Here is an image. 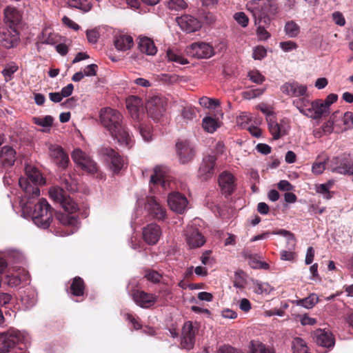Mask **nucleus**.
<instances>
[{
  "label": "nucleus",
  "instance_id": "a211bd4d",
  "mask_svg": "<svg viewBox=\"0 0 353 353\" xmlns=\"http://www.w3.org/2000/svg\"><path fill=\"white\" fill-rule=\"evenodd\" d=\"M219 185L223 194L230 195L235 190L236 179L232 173L224 171L219 176Z\"/></svg>",
  "mask_w": 353,
  "mask_h": 353
},
{
  "label": "nucleus",
  "instance_id": "2f4dec72",
  "mask_svg": "<svg viewBox=\"0 0 353 353\" xmlns=\"http://www.w3.org/2000/svg\"><path fill=\"white\" fill-rule=\"evenodd\" d=\"M165 168L156 166L154 169V174L150 177V183L154 185L160 184L163 188H166L167 181L165 180Z\"/></svg>",
  "mask_w": 353,
  "mask_h": 353
},
{
  "label": "nucleus",
  "instance_id": "e2e57ef3",
  "mask_svg": "<svg viewBox=\"0 0 353 353\" xmlns=\"http://www.w3.org/2000/svg\"><path fill=\"white\" fill-rule=\"evenodd\" d=\"M280 47L284 52H290L297 48V44L292 41H283L280 43Z\"/></svg>",
  "mask_w": 353,
  "mask_h": 353
},
{
  "label": "nucleus",
  "instance_id": "72a5a7b5",
  "mask_svg": "<svg viewBox=\"0 0 353 353\" xmlns=\"http://www.w3.org/2000/svg\"><path fill=\"white\" fill-rule=\"evenodd\" d=\"M319 301V296L317 294L312 293L310 294L307 297L304 299H299L296 301V303L299 306H302L306 309L312 308Z\"/></svg>",
  "mask_w": 353,
  "mask_h": 353
},
{
  "label": "nucleus",
  "instance_id": "4468645a",
  "mask_svg": "<svg viewBox=\"0 0 353 353\" xmlns=\"http://www.w3.org/2000/svg\"><path fill=\"white\" fill-rule=\"evenodd\" d=\"M281 90L290 97L303 98L307 96V87L296 81L288 82L281 87Z\"/></svg>",
  "mask_w": 353,
  "mask_h": 353
},
{
  "label": "nucleus",
  "instance_id": "bf43d9fd",
  "mask_svg": "<svg viewBox=\"0 0 353 353\" xmlns=\"http://www.w3.org/2000/svg\"><path fill=\"white\" fill-rule=\"evenodd\" d=\"M145 277L151 282L158 283L160 281L161 275L157 271L148 270L146 272Z\"/></svg>",
  "mask_w": 353,
  "mask_h": 353
},
{
  "label": "nucleus",
  "instance_id": "b1692460",
  "mask_svg": "<svg viewBox=\"0 0 353 353\" xmlns=\"http://www.w3.org/2000/svg\"><path fill=\"white\" fill-rule=\"evenodd\" d=\"M176 154L180 163H187L190 162L194 156L193 148L186 141H179L176 144Z\"/></svg>",
  "mask_w": 353,
  "mask_h": 353
},
{
  "label": "nucleus",
  "instance_id": "338daca9",
  "mask_svg": "<svg viewBox=\"0 0 353 353\" xmlns=\"http://www.w3.org/2000/svg\"><path fill=\"white\" fill-rule=\"evenodd\" d=\"M7 283L11 287H16L20 285L21 279L19 277L18 274L7 275Z\"/></svg>",
  "mask_w": 353,
  "mask_h": 353
},
{
  "label": "nucleus",
  "instance_id": "2eb2a0df",
  "mask_svg": "<svg viewBox=\"0 0 353 353\" xmlns=\"http://www.w3.org/2000/svg\"><path fill=\"white\" fill-rule=\"evenodd\" d=\"M145 208L149 214L156 219L163 220L165 217L166 212L165 208L152 196L147 197Z\"/></svg>",
  "mask_w": 353,
  "mask_h": 353
},
{
  "label": "nucleus",
  "instance_id": "423d86ee",
  "mask_svg": "<svg viewBox=\"0 0 353 353\" xmlns=\"http://www.w3.org/2000/svg\"><path fill=\"white\" fill-rule=\"evenodd\" d=\"M327 168L332 172L353 175V159L346 154L334 157L328 161Z\"/></svg>",
  "mask_w": 353,
  "mask_h": 353
},
{
  "label": "nucleus",
  "instance_id": "7c9ffc66",
  "mask_svg": "<svg viewBox=\"0 0 353 353\" xmlns=\"http://www.w3.org/2000/svg\"><path fill=\"white\" fill-rule=\"evenodd\" d=\"M114 43L118 50L126 51L133 46L134 41L130 35L120 34L115 37Z\"/></svg>",
  "mask_w": 353,
  "mask_h": 353
},
{
  "label": "nucleus",
  "instance_id": "6e6d98bb",
  "mask_svg": "<svg viewBox=\"0 0 353 353\" xmlns=\"http://www.w3.org/2000/svg\"><path fill=\"white\" fill-rule=\"evenodd\" d=\"M140 134L145 141H150L152 139L151 128L149 125L141 124L139 127Z\"/></svg>",
  "mask_w": 353,
  "mask_h": 353
},
{
  "label": "nucleus",
  "instance_id": "79ce46f5",
  "mask_svg": "<svg viewBox=\"0 0 353 353\" xmlns=\"http://www.w3.org/2000/svg\"><path fill=\"white\" fill-rule=\"evenodd\" d=\"M168 61L174 62L181 65H185L188 63V60L185 59L181 54L173 50H168L166 53Z\"/></svg>",
  "mask_w": 353,
  "mask_h": 353
},
{
  "label": "nucleus",
  "instance_id": "6e6552de",
  "mask_svg": "<svg viewBox=\"0 0 353 353\" xmlns=\"http://www.w3.org/2000/svg\"><path fill=\"white\" fill-rule=\"evenodd\" d=\"M72 160L83 171L94 174L97 172L98 167L90 156L83 152L81 150L77 148L72 154Z\"/></svg>",
  "mask_w": 353,
  "mask_h": 353
},
{
  "label": "nucleus",
  "instance_id": "58836bf2",
  "mask_svg": "<svg viewBox=\"0 0 353 353\" xmlns=\"http://www.w3.org/2000/svg\"><path fill=\"white\" fill-rule=\"evenodd\" d=\"M18 65L14 62L6 64L1 72L5 81L8 82L12 80L13 79L14 74L18 70Z\"/></svg>",
  "mask_w": 353,
  "mask_h": 353
},
{
  "label": "nucleus",
  "instance_id": "f257e3e1",
  "mask_svg": "<svg viewBox=\"0 0 353 353\" xmlns=\"http://www.w3.org/2000/svg\"><path fill=\"white\" fill-rule=\"evenodd\" d=\"M123 116L117 110L104 108L100 111L102 125L123 148H130L134 144L132 137L123 123Z\"/></svg>",
  "mask_w": 353,
  "mask_h": 353
},
{
  "label": "nucleus",
  "instance_id": "473e14b6",
  "mask_svg": "<svg viewBox=\"0 0 353 353\" xmlns=\"http://www.w3.org/2000/svg\"><path fill=\"white\" fill-rule=\"evenodd\" d=\"M138 46L140 50L148 55H154L157 52L153 41L145 37L139 38Z\"/></svg>",
  "mask_w": 353,
  "mask_h": 353
},
{
  "label": "nucleus",
  "instance_id": "8fccbe9b",
  "mask_svg": "<svg viewBox=\"0 0 353 353\" xmlns=\"http://www.w3.org/2000/svg\"><path fill=\"white\" fill-rule=\"evenodd\" d=\"M166 3L170 10H179L187 7V3L184 0H166Z\"/></svg>",
  "mask_w": 353,
  "mask_h": 353
},
{
  "label": "nucleus",
  "instance_id": "5701e85b",
  "mask_svg": "<svg viewBox=\"0 0 353 353\" xmlns=\"http://www.w3.org/2000/svg\"><path fill=\"white\" fill-rule=\"evenodd\" d=\"M132 299L139 306L149 308L157 302V297L153 294L137 290L132 294Z\"/></svg>",
  "mask_w": 353,
  "mask_h": 353
},
{
  "label": "nucleus",
  "instance_id": "c85d7f7f",
  "mask_svg": "<svg viewBox=\"0 0 353 353\" xmlns=\"http://www.w3.org/2000/svg\"><path fill=\"white\" fill-rule=\"evenodd\" d=\"M279 12V8L275 3H265L259 8V13H252L255 19L270 17L276 15Z\"/></svg>",
  "mask_w": 353,
  "mask_h": 353
},
{
  "label": "nucleus",
  "instance_id": "dca6fc26",
  "mask_svg": "<svg viewBox=\"0 0 353 353\" xmlns=\"http://www.w3.org/2000/svg\"><path fill=\"white\" fill-rule=\"evenodd\" d=\"M19 41V34L14 28H3L0 29V42L6 48H11L17 46Z\"/></svg>",
  "mask_w": 353,
  "mask_h": 353
},
{
  "label": "nucleus",
  "instance_id": "ea45409f",
  "mask_svg": "<svg viewBox=\"0 0 353 353\" xmlns=\"http://www.w3.org/2000/svg\"><path fill=\"white\" fill-rule=\"evenodd\" d=\"M321 159V155H319L316 158V161L312 164V172L316 175L321 174L323 172L325 169V164L329 161L327 157H325L322 159L323 161H319Z\"/></svg>",
  "mask_w": 353,
  "mask_h": 353
},
{
  "label": "nucleus",
  "instance_id": "49530a36",
  "mask_svg": "<svg viewBox=\"0 0 353 353\" xmlns=\"http://www.w3.org/2000/svg\"><path fill=\"white\" fill-rule=\"evenodd\" d=\"M53 117L50 115L45 116L43 117H34L32 118V121L34 124L44 127L50 128L52 126L53 123Z\"/></svg>",
  "mask_w": 353,
  "mask_h": 353
},
{
  "label": "nucleus",
  "instance_id": "09e8293b",
  "mask_svg": "<svg viewBox=\"0 0 353 353\" xmlns=\"http://www.w3.org/2000/svg\"><path fill=\"white\" fill-rule=\"evenodd\" d=\"M252 120L251 115L245 112H241L237 117H236V123L239 126H240L242 128H247L249 123Z\"/></svg>",
  "mask_w": 353,
  "mask_h": 353
},
{
  "label": "nucleus",
  "instance_id": "0e129e2a",
  "mask_svg": "<svg viewBox=\"0 0 353 353\" xmlns=\"http://www.w3.org/2000/svg\"><path fill=\"white\" fill-rule=\"evenodd\" d=\"M299 319L302 325H313L316 323V319L310 317L307 314L299 315Z\"/></svg>",
  "mask_w": 353,
  "mask_h": 353
},
{
  "label": "nucleus",
  "instance_id": "a878e982",
  "mask_svg": "<svg viewBox=\"0 0 353 353\" xmlns=\"http://www.w3.org/2000/svg\"><path fill=\"white\" fill-rule=\"evenodd\" d=\"M161 236V230L157 224L151 223L143 228V237L144 241L149 245L156 244Z\"/></svg>",
  "mask_w": 353,
  "mask_h": 353
},
{
  "label": "nucleus",
  "instance_id": "774afa93",
  "mask_svg": "<svg viewBox=\"0 0 353 353\" xmlns=\"http://www.w3.org/2000/svg\"><path fill=\"white\" fill-rule=\"evenodd\" d=\"M217 353H244L241 350L234 348L231 346L224 345L220 347L217 350Z\"/></svg>",
  "mask_w": 353,
  "mask_h": 353
},
{
  "label": "nucleus",
  "instance_id": "20e7f679",
  "mask_svg": "<svg viewBox=\"0 0 353 353\" xmlns=\"http://www.w3.org/2000/svg\"><path fill=\"white\" fill-rule=\"evenodd\" d=\"M293 105L301 113L312 119H319L328 115L321 99L310 101L306 97L299 98L293 101Z\"/></svg>",
  "mask_w": 353,
  "mask_h": 353
},
{
  "label": "nucleus",
  "instance_id": "f03ea898",
  "mask_svg": "<svg viewBox=\"0 0 353 353\" xmlns=\"http://www.w3.org/2000/svg\"><path fill=\"white\" fill-rule=\"evenodd\" d=\"M22 214L30 218L39 228H48L52 220V208L48 201L40 199L33 207L29 201L22 205Z\"/></svg>",
  "mask_w": 353,
  "mask_h": 353
},
{
  "label": "nucleus",
  "instance_id": "e433bc0d",
  "mask_svg": "<svg viewBox=\"0 0 353 353\" xmlns=\"http://www.w3.org/2000/svg\"><path fill=\"white\" fill-rule=\"evenodd\" d=\"M68 214L63 213H57L56 215V218L59 220V221L63 224V225H72L75 226L78 223V219L73 216H70V212H67Z\"/></svg>",
  "mask_w": 353,
  "mask_h": 353
},
{
  "label": "nucleus",
  "instance_id": "393cba45",
  "mask_svg": "<svg viewBox=\"0 0 353 353\" xmlns=\"http://www.w3.org/2000/svg\"><path fill=\"white\" fill-rule=\"evenodd\" d=\"M268 128L274 139H278L285 135L289 129V125L286 121L282 120L278 123L272 117L268 119Z\"/></svg>",
  "mask_w": 353,
  "mask_h": 353
},
{
  "label": "nucleus",
  "instance_id": "13d9d810",
  "mask_svg": "<svg viewBox=\"0 0 353 353\" xmlns=\"http://www.w3.org/2000/svg\"><path fill=\"white\" fill-rule=\"evenodd\" d=\"M345 130L350 129L353 127V112H346L343 118Z\"/></svg>",
  "mask_w": 353,
  "mask_h": 353
},
{
  "label": "nucleus",
  "instance_id": "ddd939ff",
  "mask_svg": "<svg viewBox=\"0 0 353 353\" xmlns=\"http://www.w3.org/2000/svg\"><path fill=\"white\" fill-rule=\"evenodd\" d=\"M216 158L209 155L203 158L198 171V176L203 181H206L214 174Z\"/></svg>",
  "mask_w": 353,
  "mask_h": 353
},
{
  "label": "nucleus",
  "instance_id": "4d7b16f0",
  "mask_svg": "<svg viewBox=\"0 0 353 353\" xmlns=\"http://www.w3.org/2000/svg\"><path fill=\"white\" fill-rule=\"evenodd\" d=\"M160 79L165 83L173 84L179 82L180 77L175 74H162Z\"/></svg>",
  "mask_w": 353,
  "mask_h": 353
},
{
  "label": "nucleus",
  "instance_id": "052dcab7",
  "mask_svg": "<svg viewBox=\"0 0 353 353\" xmlns=\"http://www.w3.org/2000/svg\"><path fill=\"white\" fill-rule=\"evenodd\" d=\"M236 22L243 27H246L248 24V18L244 12H237L234 16Z\"/></svg>",
  "mask_w": 353,
  "mask_h": 353
},
{
  "label": "nucleus",
  "instance_id": "39448f33",
  "mask_svg": "<svg viewBox=\"0 0 353 353\" xmlns=\"http://www.w3.org/2000/svg\"><path fill=\"white\" fill-rule=\"evenodd\" d=\"M199 221V219H194L184 231L185 240L190 249L200 248L206 241L205 236L196 227Z\"/></svg>",
  "mask_w": 353,
  "mask_h": 353
},
{
  "label": "nucleus",
  "instance_id": "a18cd8bd",
  "mask_svg": "<svg viewBox=\"0 0 353 353\" xmlns=\"http://www.w3.org/2000/svg\"><path fill=\"white\" fill-rule=\"evenodd\" d=\"M203 128L210 133L214 132L219 127L216 119L212 117H205L203 119Z\"/></svg>",
  "mask_w": 353,
  "mask_h": 353
},
{
  "label": "nucleus",
  "instance_id": "6ab92c4d",
  "mask_svg": "<svg viewBox=\"0 0 353 353\" xmlns=\"http://www.w3.org/2000/svg\"><path fill=\"white\" fill-rule=\"evenodd\" d=\"M141 99L136 96H130L126 99V108L134 120H138L143 114V107Z\"/></svg>",
  "mask_w": 353,
  "mask_h": 353
},
{
  "label": "nucleus",
  "instance_id": "a19ab883",
  "mask_svg": "<svg viewBox=\"0 0 353 353\" xmlns=\"http://www.w3.org/2000/svg\"><path fill=\"white\" fill-rule=\"evenodd\" d=\"M284 31L289 37L294 38L299 35L300 28L294 21H290L285 23Z\"/></svg>",
  "mask_w": 353,
  "mask_h": 353
},
{
  "label": "nucleus",
  "instance_id": "f704fd0d",
  "mask_svg": "<svg viewBox=\"0 0 353 353\" xmlns=\"http://www.w3.org/2000/svg\"><path fill=\"white\" fill-rule=\"evenodd\" d=\"M247 284V275L242 270L235 272L233 279V285L236 288L243 290Z\"/></svg>",
  "mask_w": 353,
  "mask_h": 353
},
{
  "label": "nucleus",
  "instance_id": "cd10ccee",
  "mask_svg": "<svg viewBox=\"0 0 353 353\" xmlns=\"http://www.w3.org/2000/svg\"><path fill=\"white\" fill-rule=\"evenodd\" d=\"M4 21L10 26V28H14L21 20V15L19 11L14 6H8L3 11Z\"/></svg>",
  "mask_w": 353,
  "mask_h": 353
},
{
  "label": "nucleus",
  "instance_id": "bb28decb",
  "mask_svg": "<svg viewBox=\"0 0 353 353\" xmlns=\"http://www.w3.org/2000/svg\"><path fill=\"white\" fill-rule=\"evenodd\" d=\"M312 335L316 343L321 346L330 347L334 345V337L328 331L317 329L313 332Z\"/></svg>",
  "mask_w": 353,
  "mask_h": 353
},
{
  "label": "nucleus",
  "instance_id": "69168bd1",
  "mask_svg": "<svg viewBox=\"0 0 353 353\" xmlns=\"http://www.w3.org/2000/svg\"><path fill=\"white\" fill-rule=\"evenodd\" d=\"M182 117L187 121H192L196 117L194 110L191 108H185L182 110Z\"/></svg>",
  "mask_w": 353,
  "mask_h": 353
},
{
  "label": "nucleus",
  "instance_id": "c756f323",
  "mask_svg": "<svg viewBox=\"0 0 353 353\" xmlns=\"http://www.w3.org/2000/svg\"><path fill=\"white\" fill-rule=\"evenodd\" d=\"M0 160L4 166H12L16 160V152L10 146H4L0 151Z\"/></svg>",
  "mask_w": 353,
  "mask_h": 353
},
{
  "label": "nucleus",
  "instance_id": "1a4fd4ad",
  "mask_svg": "<svg viewBox=\"0 0 353 353\" xmlns=\"http://www.w3.org/2000/svg\"><path fill=\"white\" fill-rule=\"evenodd\" d=\"M21 339V333L17 330H12L0 334V353L9 352Z\"/></svg>",
  "mask_w": 353,
  "mask_h": 353
},
{
  "label": "nucleus",
  "instance_id": "c9c22d12",
  "mask_svg": "<svg viewBox=\"0 0 353 353\" xmlns=\"http://www.w3.org/2000/svg\"><path fill=\"white\" fill-rule=\"evenodd\" d=\"M254 292L258 294H268L272 290L270 285L257 280L252 281Z\"/></svg>",
  "mask_w": 353,
  "mask_h": 353
},
{
  "label": "nucleus",
  "instance_id": "9d476101",
  "mask_svg": "<svg viewBox=\"0 0 353 353\" xmlns=\"http://www.w3.org/2000/svg\"><path fill=\"white\" fill-rule=\"evenodd\" d=\"M187 54L197 59H208L214 54V49L209 43L196 42L186 48Z\"/></svg>",
  "mask_w": 353,
  "mask_h": 353
},
{
  "label": "nucleus",
  "instance_id": "3c124183",
  "mask_svg": "<svg viewBox=\"0 0 353 353\" xmlns=\"http://www.w3.org/2000/svg\"><path fill=\"white\" fill-rule=\"evenodd\" d=\"M265 88L252 89L243 92V97L245 99L250 100L261 96L264 92Z\"/></svg>",
  "mask_w": 353,
  "mask_h": 353
},
{
  "label": "nucleus",
  "instance_id": "c03bdc74",
  "mask_svg": "<svg viewBox=\"0 0 353 353\" xmlns=\"http://www.w3.org/2000/svg\"><path fill=\"white\" fill-rule=\"evenodd\" d=\"M338 111L334 112L330 117V119L325 122L322 125V131L323 134H331L334 130V125L336 121V119L337 117Z\"/></svg>",
  "mask_w": 353,
  "mask_h": 353
},
{
  "label": "nucleus",
  "instance_id": "f8f14e48",
  "mask_svg": "<svg viewBox=\"0 0 353 353\" xmlns=\"http://www.w3.org/2000/svg\"><path fill=\"white\" fill-rule=\"evenodd\" d=\"M145 108L148 115L157 120L165 110V101L159 96H153L148 100Z\"/></svg>",
  "mask_w": 353,
  "mask_h": 353
},
{
  "label": "nucleus",
  "instance_id": "680f3d73",
  "mask_svg": "<svg viewBox=\"0 0 353 353\" xmlns=\"http://www.w3.org/2000/svg\"><path fill=\"white\" fill-rule=\"evenodd\" d=\"M266 50L263 47L258 46L253 50L252 57L254 59L261 60L266 56Z\"/></svg>",
  "mask_w": 353,
  "mask_h": 353
},
{
  "label": "nucleus",
  "instance_id": "7ed1b4c3",
  "mask_svg": "<svg viewBox=\"0 0 353 353\" xmlns=\"http://www.w3.org/2000/svg\"><path fill=\"white\" fill-rule=\"evenodd\" d=\"M25 171L28 178H19V186L28 196H39L40 195V190L37 185L45 184L46 181L40 172L32 165H26Z\"/></svg>",
  "mask_w": 353,
  "mask_h": 353
},
{
  "label": "nucleus",
  "instance_id": "5fc2aeb1",
  "mask_svg": "<svg viewBox=\"0 0 353 353\" xmlns=\"http://www.w3.org/2000/svg\"><path fill=\"white\" fill-rule=\"evenodd\" d=\"M249 79L254 83L261 84L265 81V77L258 70H252L248 74Z\"/></svg>",
  "mask_w": 353,
  "mask_h": 353
},
{
  "label": "nucleus",
  "instance_id": "f3484780",
  "mask_svg": "<svg viewBox=\"0 0 353 353\" xmlns=\"http://www.w3.org/2000/svg\"><path fill=\"white\" fill-rule=\"evenodd\" d=\"M197 332L196 327L190 321L185 323L182 329L181 345L183 348L190 350L194 344V337Z\"/></svg>",
  "mask_w": 353,
  "mask_h": 353
},
{
  "label": "nucleus",
  "instance_id": "412c9836",
  "mask_svg": "<svg viewBox=\"0 0 353 353\" xmlns=\"http://www.w3.org/2000/svg\"><path fill=\"white\" fill-rule=\"evenodd\" d=\"M50 156L54 159V162L60 167L65 168L67 167L69 158L64 152L63 148L55 144L50 143L48 145Z\"/></svg>",
  "mask_w": 353,
  "mask_h": 353
},
{
  "label": "nucleus",
  "instance_id": "9b49d317",
  "mask_svg": "<svg viewBox=\"0 0 353 353\" xmlns=\"http://www.w3.org/2000/svg\"><path fill=\"white\" fill-rule=\"evenodd\" d=\"M100 154L107 162L110 163V168L114 173H118L123 168L124 160L112 148H102L100 150Z\"/></svg>",
  "mask_w": 353,
  "mask_h": 353
},
{
  "label": "nucleus",
  "instance_id": "864d4df0",
  "mask_svg": "<svg viewBox=\"0 0 353 353\" xmlns=\"http://www.w3.org/2000/svg\"><path fill=\"white\" fill-rule=\"evenodd\" d=\"M294 353H299L300 351H305L307 350L305 342L301 338L296 337L293 341Z\"/></svg>",
  "mask_w": 353,
  "mask_h": 353
},
{
  "label": "nucleus",
  "instance_id": "aec40b11",
  "mask_svg": "<svg viewBox=\"0 0 353 353\" xmlns=\"http://www.w3.org/2000/svg\"><path fill=\"white\" fill-rule=\"evenodd\" d=\"M176 22L182 30L188 33L197 31L201 27L200 21L196 18L188 14L178 17Z\"/></svg>",
  "mask_w": 353,
  "mask_h": 353
},
{
  "label": "nucleus",
  "instance_id": "37998d69",
  "mask_svg": "<svg viewBox=\"0 0 353 353\" xmlns=\"http://www.w3.org/2000/svg\"><path fill=\"white\" fill-rule=\"evenodd\" d=\"M68 3L70 7L79 9L83 12H88L92 8L88 0H68Z\"/></svg>",
  "mask_w": 353,
  "mask_h": 353
},
{
  "label": "nucleus",
  "instance_id": "4c0bfd02",
  "mask_svg": "<svg viewBox=\"0 0 353 353\" xmlns=\"http://www.w3.org/2000/svg\"><path fill=\"white\" fill-rule=\"evenodd\" d=\"M70 291L74 296H82L84 291V283L83 281L80 277H76L74 279L71 286Z\"/></svg>",
  "mask_w": 353,
  "mask_h": 353
},
{
  "label": "nucleus",
  "instance_id": "4be33fe9",
  "mask_svg": "<svg viewBox=\"0 0 353 353\" xmlns=\"http://www.w3.org/2000/svg\"><path fill=\"white\" fill-rule=\"evenodd\" d=\"M168 204L172 211L181 214L187 207L188 200L180 193L173 192L168 195Z\"/></svg>",
  "mask_w": 353,
  "mask_h": 353
},
{
  "label": "nucleus",
  "instance_id": "de8ad7c7",
  "mask_svg": "<svg viewBox=\"0 0 353 353\" xmlns=\"http://www.w3.org/2000/svg\"><path fill=\"white\" fill-rule=\"evenodd\" d=\"M22 303L27 307H32L37 302L36 296L33 292H25L21 298Z\"/></svg>",
  "mask_w": 353,
  "mask_h": 353
},
{
  "label": "nucleus",
  "instance_id": "603ef678",
  "mask_svg": "<svg viewBox=\"0 0 353 353\" xmlns=\"http://www.w3.org/2000/svg\"><path fill=\"white\" fill-rule=\"evenodd\" d=\"M337 99V94L333 93L328 94L325 100L321 99L322 105L325 108L326 112L328 114L330 112L331 105L335 103Z\"/></svg>",
  "mask_w": 353,
  "mask_h": 353
},
{
  "label": "nucleus",
  "instance_id": "0eeeda50",
  "mask_svg": "<svg viewBox=\"0 0 353 353\" xmlns=\"http://www.w3.org/2000/svg\"><path fill=\"white\" fill-rule=\"evenodd\" d=\"M49 194L54 201L61 205L65 212L73 213L77 210L78 206L76 203L67 196L62 188L52 187L49 190Z\"/></svg>",
  "mask_w": 353,
  "mask_h": 353
}]
</instances>
